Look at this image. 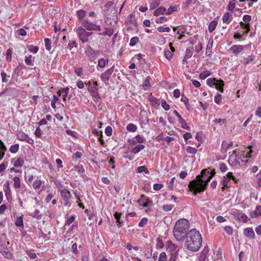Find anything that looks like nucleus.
<instances>
[{"mask_svg":"<svg viewBox=\"0 0 261 261\" xmlns=\"http://www.w3.org/2000/svg\"><path fill=\"white\" fill-rule=\"evenodd\" d=\"M6 150L7 147L2 141L0 140V161L3 158Z\"/></svg>","mask_w":261,"mask_h":261,"instance_id":"a211bd4d","label":"nucleus"},{"mask_svg":"<svg viewBox=\"0 0 261 261\" xmlns=\"http://www.w3.org/2000/svg\"><path fill=\"white\" fill-rule=\"evenodd\" d=\"M105 134L108 136H111L112 134V128L111 126H107L105 128Z\"/></svg>","mask_w":261,"mask_h":261,"instance_id":"e2e57ef3","label":"nucleus"},{"mask_svg":"<svg viewBox=\"0 0 261 261\" xmlns=\"http://www.w3.org/2000/svg\"><path fill=\"white\" fill-rule=\"evenodd\" d=\"M185 247L189 250L196 252L201 246L202 239L200 232L196 229H192L188 232Z\"/></svg>","mask_w":261,"mask_h":261,"instance_id":"f03ea898","label":"nucleus"},{"mask_svg":"<svg viewBox=\"0 0 261 261\" xmlns=\"http://www.w3.org/2000/svg\"><path fill=\"white\" fill-rule=\"evenodd\" d=\"M167 255L165 252H161L160 254L158 261H167Z\"/></svg>","mask_w":261,"mask_h":261,"instance_id":"6e6d98bb","label":"nucleus"},{"mask_svg":"<svg viewBox=\"0 0 261 261\" xmlns=\"http://www.w3.org/2000/svg\"><path fill=\"white\" fill-rule=\"evenodd\" d=\"M164 55L167 59L170 60L173 57L172 53L168 50H165L164 51Z\"/></svg>","mask_w":261,"mask_h":261,"instance_id":"de8ad7c7","label":"nucleus"},{"mask_svg":"<svg viewBox=\"0 0 261 261\" xmlns=\"http://www.w3.org/2000/svg\"><path fill=\"white\" fill-rule=\"evenodd\" d=\"M177 246L172 243L171 242L168 243V248L172 251L170 253V261H175L177 256L178 252L177 250Z\"/></svg>","mask_w":261,"mask_h":261,"instance_id":"1a4fd4ad","label":"nucleus"},{"mask_svg":"<svg viewBox=\"0 0 261 261\" xmlns=\"http://www.w3.org/2000/svg\"><path fill=\"white\" fill-rule=\"evenodd\" d=\"M150 77L149 76H147L143 83V87H147L148 88V87H150ZM145 89H146V88H144V90H145Z\"/></svg>","mask_w":261,"mask_h":261,"instance_id":"864d4df0","label":"nucleus"},{"mask_svg":"<svg viewBox=\"0 0 261 261\" xmlns=\"http://www.w3.org/2000/svg\"><path fill=\"white\" fill-rule=\"evenodd\" d=\"M231 16V15L229 13H228V12L225 13L223 15V17H222L223 22L224 23H226L227 24H228L229 23V19Z\"/></svg>","mask_w":261,"mask_h":261,"instance_id":"c9c22d12","label":"nucleus"},{"mask_svg":"<svg viewBox=\"0 0 261 261\" xmlns=\"http://www.w3.org/2000/svg\"><path fill=\"white\" fill-rule=\"evenodd\" d=\"M212 44H213V41L209 40L208 42V44H207V45L206 47V49L205 54H206V56H209L211 54Z\"/></svg>","mask_w":261,"mask_h":261,"instance_id":"473e14b6","label":"nucleus"},{"mask_svg":"<svg viewBox=\"0 0 261 261\" xmlns=\"http://www.w3.org/2000/svg\"><path fill=\"white\" fill-rule=\"evenodd\" d=\"M224 229L228 234L231 235L232 234V228L230 226H226L224 227Z\"/></svg>","mask_w":261,"mask_h":261,"instance_id":"774afa93","label":"nucleus"},{"mask_svg":"<svg viewBox=\"0 0 261 261\" xmlns=\"http://www.w3.org/2000/svg\"><path fill=\"white\" fill-rule=\"evenodd\" d=\"M216 80L215 78L208 79L206 81V83L209 86L213 87L216 84Z\"/></svg>","mask_w":261,"mask_h":261,"instance_id":"09e8293b","label":"nucleus"},{"mask_svg":"<svg viewBox=\"0 0 261 261\" xmlns=\"http://www.w3.org/2000/svg\"><path fill=\"white\" fill-rule=\"evenodd\" d=\"M0 252L8 259H11L12 257V253L10 252L7 246L5 244L0 245Z\"/></svg>","mask_w":261,"mask_h":261,"instance_id":"9b49d317","label":"nucleus"},{"mask_svg":"<svg viewBox=\"0 0 261 261\" xmlns=\"http://www.w3.org/2000/svg\"><path fill=\"white\" fill-rule=\"evenodd\" d=\"M121 215V213H119L118 212H116L114 215V217L116 219L117 222L118 223V226L119 227H120L122 226L123 222L120 221V216Z\"/></svg>","mask_w":261,"mask_h":261,"instance_id":"393cba45","label":"nucleus"},{"mask_svg":"<svg viewBox=\"0 0 261 261\" xmlns=\"http://www.w3.org/2000/svg\"><path fill=\"white\" fill-rule=\"evenodd\" d=\"M215 174V170H212L210 168L202 170L200 175H197L195 179L190 182V190L194 194L204 191L206 189L208 182Z\"/></svg>","mask_w":261,"mask_h":261,"instance_id":"f257e3e1","label":"nucleus"},{"mask_svg":"<svg viewBox=\"0 0 261 261\" xmlns=\"http://www.w3.org/2000/svg\"><path fill=\"white\" fill-rule=\"evenodd\" d=\"M240 24L243 29L246 30V31H244V34H247L249 32V31H250V24L249 23H245L241 21L240 22Z\"/></svg>","mask_w":261,"mask_h":261,"instance_id":"4c0bfd02","label":"nucleus"},{"mask_svg":"<svg viewBox=\"0 0 261 261\" xmlns=\"http://www.w3.org/2000/svg\"><path fill=\"white\" fill-rule=\"evenodd\" d=\"M59 190L60 192L61 196L64 200V205L67 207H70L71 205L70 199L71 198L72 196L70 191L66 189H60Z\"/></svg>","mask_w":261,"mask_h":261,"instance_id":"39448f33","label":"nucleus"},{"mask_svg":"<svg viewBox=\"0 0 261 261\" xmlns=\"http://www.w3.org/2000/svg\"><path fill=\"white\" fill-rule=\"evenodd\" d=\"M75 170L79 173H82L85 172V170L82 166H74Z\"/></svg>","mask_w":261,"mask_h":261,"instance_id":"680f3d73","label":"nucleus"},{"mask_svg":"<svg viewBox=\"0 0 261 261\" xmlns=\"http://www.w3.org/2000/svg\"><path fill=\"white\" fill-rule=\"evenodd\" d=\"M231 162V165H236L239 163L238 159L237 158V155H230L229 157L228 162L230 163V162Z\"/></svg>","mask_w":261,"mask_h":261,"instance_id":"cd10ccee","label":"nucleus"},{"mask_svg":"<svg viewBox=\"0 0 261 261\" xmlns=\"http://www.w3.org/2000/svg\"><path fill=\"white\" fill-rule=\"evenodd\" d=\"M44 42L46 49L49 51L51 48L50 40L48 38H45L44 39Z\"/></svg>","mask_w":261,"mask_h":261,"instance_id":"c03bdc74","label":"nucleus"},{"mask_svg":"<svg viewBox=\"0 0 261 261\" xmlns=\"http://www.w3.org/2000/svg\"><path fill=\"white\" fill-rule=\"evenodd\" d=\"M139 41V38L137 37H134L132 38L129 42V45L131 46H133L135 45Z\"/></svg>","mask_w":261,"mask_h":261,"instance_id":"3c124183","label":"nucleus"},{"mask_svg":"<svg viewBox=\"0 0 261 261\" xmlns=\"http://www.w3.org/2000/svg\"><path fill=\"white\" fill-rule=\"evenodd\" d=\"M216 86V88L220 91L221 93L223 92V86L224 85V82L221 80H216V84L215 85Z\"/></svg>","mask_w":261,"mask_h":261,"instance_id":"6ab92c4d","label":"nucleus"},{"mask_svg":"<svg viewBox=\"0 0 261 261\" xmlns=\"http://www.w3.org/2000/svg\"><path fill=\"white\" fill-rule=\"evenodd\" d=\"M42 184V181L40 180H36L34 181L33 184V187L35 189H39Z\"/></svg>","mask_w":261,"mask_h":261,"instance_id":"79ce46f5","label":"nucleus"},{"mask_svg":"<svg viewBox=\"0 0 261 261\" xmlns=\"http://www.w3.org/2000/svg\"><path fill=\"white\" fill-rule=\"evenodd\" d=\"M100 51L94 50L90 45H88L85 47L86 56L90 61H94L99 55Z\"/></svg>","mask_w":261,"mask_h":261,"instance_id":"423d86ee","label":"nucleus"},{"mask_svg":"<svg viewBox=\"0 0 261 261\" xmlns=\"http://www.w3.org/2000/svg\"><path fill=\"white\" fill-rule=\"evenodd\" d=\"M232 145L233 143L232 142L228 143L225 141H223L222 143V149L223 150V152H226L227 149H228Z\"/></svg>","mask_w":261,"mask_h":261,"instance_id":"4be33fe9","label":"nucleus"},{"mask_svg":"<svg viewBox=\"0 0 261 261\" xmlns=\"http://www.w3.org/2000/svg\"><path fill=\"white\" fill-rule=\"evenodd\" d=\"M14 181V187L15 189H18L21 186L20 178L18 176H14L13 178Z\"/></svg>","mask_w":261,"mask_h":261,"instance_id":"b1692460","label":"nucleus"},{"mask_svg":"<svg viewBox=\"0 0 261 261\" xmlns=\"http://www.w3.org/2000/svg\"><path fill=\"white\" fill-rule=\"evenodd\" d=\"M1 77L2 81L4 83H6L8 81V78L10 77V76H8L6 73L2 72L1 73Z\"/></svg>","mask_w":261,"mask_h":261,"instance_id":"5fc2aeb1","label":"nucleus"},{"mask_svg":"<svg viewBox=\"0 0 261 261\" xmlns=\"http://www.w3.org/2000/svg\"><path fill=\"white\" fill-rule=\"evenodd\" d=\"M138 202L140 206L143 207H147L152 205V201L144 194L141 195Z\"/></svg>","mask_w":261,"mask_h":261,"instance_id":"9d476101","label":"nucleus"},{"mask_svg":"<svg viewBox=\"0 0 261 261\" xmlns=\"http://www.w3.org/2000/svg\"><path fill=\"white\" fill-rule=\"evenodd\" d=\"M114 66H113L112 67L108 69L103 73H102L100 76L101 80L106 85L108 84V82L109 81L110 77L112 73L114 72Z\"/></svg>","mask_w":261,"mask_h":261,"instance_id":"6e6552de","label":"nucleus"},{"mask_svg":"<svg viewBox=\"0 0 261 261\" xmlns=\"http://www.w3.org/2000/svg\"><path fill=\"white\" fill-rule=\"evenodd\" d=\"M243 234L245 237L250 239H254L255 237L254 230L251 227H247L245 228L244 229Z\"/></svg>","mask_w":261,"mask_h":261,"instance_id":"f8f14e48","label":"nucleus"},{"mask_svg":"<svg viewBox=\"0 0 261 261\" xmlns=\"http://www.w3.org/2000/svg\"><path fill=\"white\" fill-rule=\"evenodd\" d=\"M159 32H169L170 31L169 27H159L158 28Z\"/></svg>","mask_w":261,"mask_h":261,"instance_id":"13d9d810","label":"nucleus"},{"mask_svg":"<svg viewBox=\"0 0 261 261\" xmlns=\"http://www.w3.org/2000/svg\"><path fill=\"white\" fill-rule=\"evenodd\" d=\"M77 16L80 20H82L86 15V11L84 10H80L76 12Z\"/></svg>","mask_w":261,"mask_h":261,"instance_id":"58836bf2","label":"nucleus"},{"mask_svg":"<svg viewBox=\"0 0 261 261\" xmlns=\"http://www.w3.org/2000/svg\"><path fill=\"white\" fill-rule=\"evenodd\" d=\"M186 151L189 153L194 154L196 153L197 150L195 148L188 146L186 148Z\"/></svg>","mask_w":261,"mask_h":261,"instance_id":"37998d69","label":"nucleus"},{"mask_svg":"<svg viewBox=\"0 0 261 261\" xmlns=\"http://www.w3.org/2000/svg\"><path fill=\"white\" fill-rule=\"evenodd\" d=\"M176 8L175 7L170 6L168 10H166V15H171L174 12L176 11Z\"/></svg>","mask_w":261,"mask_h":261,"instance_id":"4d7b16f0","label":"nucleus"},{"mask_svg":"<svg viewBox=\"0 0 261 261\" xmlns=\"http://www.w3.org/2000/svg\"><path fill=\"white\" fill-rule=\"evenodd\" d=\"M244 46L241 45H234L232 46L230 50L235 55H238L244 49Z\"/></svg>","mask_w":261,"mask_h":261,"instance_id":"4468645a","label":"nucleus"},{"mask_svg":"<svg viewBox=\"0 0 261 261\" xmlns=\"http://www.w3.org/2000/svg\"><path fill=\"white\" fill-rule=\"evenodd\" d=\"M137 170L138 173H141L142 172H144L146 174H148L149 173L148 170L145 166L138 167L137 169Z\"/></svg>","mask_w":261,"mask_h":261,"instance_id":"e433bc0d","label":"nucleus"},{"mask_svg":"<svg viewBox=\"0 0 261 261\" xmlns=\"http://www.w3.org/2000/svg\"><path fill=\"white\" fill-rule=\"evenodd\" d=\"M215 124H219L220 126L222 125V124H225L226 122V120L225 119H216L214 120Z\"/></svg>","mask_w":261,"mask_h":261,"instance_id":"49530a36","label":"nucleus"},{"mask_svg":"<svg viewBox=\"0 0 261 261\" xmlns=\"http://www.w3.org/2000/svg\"><path fill=\"white\" fill-rule=\"evenodd\" d=\"M154 16L166 14V9L163 7H160L154 11Z\"/></svg>","mask_w":261,"mask_h":261,"instance_id":"aec40b11","label":"nucleus"},{"mask_svg":"<svg viewBox=\"0 0 261 261\" xmlns=\"http://www.w3.org/2000/svg\"><path fill=\"white\" fill-rule=\"evenodd\" d=\"M236 3V0H231L229 2L228 6V9L229 11H232L234 9Z\"/></svg>","mask_w":261,"mask_h":261,"instance_id":"a19ab883","label":"nucleus"},{"mask_svg":"<svg viewBox=\"0 0 261 261\" xmlns=\"http://www.w3.org/2000/svg\"><path fill=\"white\" fill-rule=\"evenodd\" d=\"M186 29L182 28L178 30L177 32V34L179 35V36L178 37V40L182 39L185 37V33L186 32Z\"/></svg>","mask_w":261,"mask_h":261,"instance_id":"2f4dec72","label":"nucleus"},{"mask_svg":"<svg viewBox=\"0 0 261 261\" xmlns=\"http://www.w3.org/2000/svg\"><path fill=\"white\" fill-rule=\"evenodd\" d=\"M230 179L226 177V176H224L223 179L221 180V184L223 186L222 189H224V188L226 187Z\"/></svg>","mask_w":261,"mask_h":261,"instance_id":"a18cd8bd","label":"nucleus"},{"mask_svg":"<svg viewBox=\"0 0 261 261\" xmlns=\"http://www.w3.org/2000/svg\"><path fill=\"white\" fill-rule=\"evenodd\" d=\"M147 221L148 220L146 218H143L139 223V226L143 227L145 225L147 224Z\"/></svg>","mask_w":261,"mask_h":261,"instance_id":"0e129e2a","label":"nucleus"},{"mask_svg":"<svg viewBox=\"0 0 261 261\" xmlns=\"http://www.w3.org/2000/svg\"><path fill=\"white\" fill-rule=\"evenodd\" d=\"M167 21V18L166 17L162 16L159 18H156L155 22L158 23H162Z\"/></svg>","mask_w":261,"mask_h":261,"instance_id":"603ef678","label":"nucleus"},{"mask_svg":"<svg viewBox=\"0 0 261 261\" xmlns=\"http://www.w3.org/2000/svg\"><path fill=\"white\" fill-rule=\"evenodd\" d=\"M144 148L145 146L143 145H138L137 146H135V147L132 149V152L134 154H137L139 153L141 150L143 149Z\"/></svg>","mask_w":261,"mask_h":261,"instance_id":"5701e85b","label":"nucleus"},{"mask_svg":"<svg viewBox=\"0 0 261 261\" xmlns=\"http://www.w3.org/2000/svg\"><path fill=\"white\" fill-rule=\"evenodd\" d=\"M68 91H69L68 88H62L58 91L57 94L59 96L62 95L64 100H65L66 97H67V94L68 93Z\"/></svg>","mask_w":261,"mask_h":261,"instance_id":"f3484780","label":"nucleus"},{"mask_svg":"<svg viewBox=\"0 0 261 261\" xmlns=\"http://www.w3.org/2000/svg\"><path fill=\"white\" fill-rule=\"evenodd\" d=\"M189 222L187 219H181L177 221L173 228L174 236L178 242H184L188 235Z\"/></svg>","mask_w":261,"mask_h":261,"instance_id":"7ed1b4c3","label":"nucleus"},{"mask_svg":"<svg viewBox=\"0 0 261 261\" xmlns=\"http://www.w3.org/2000/svg\"><path fill=\"white\" fill-rule=\"evenodd\" d=\"M28 135L24 133L19 132L17 134V138L19 140L25 141Z\"/></svg>","mask_w":261,"mask_h":261,"instance_id":"f704fd0d","label":"nucleus"},{"mask_svg":"<svg viewBox=\"0 0 261 261\" xmlns=\"http://www.w3.org/2000/svg\"><path fill=\"white\" fill-rule=\"evenodd\" d=\"M211 74V72L209 71H205L201 73L199 75V77L201 79L204 80L206 79L207 76H208Z\"/></svg>","mask_w":261,"mask_h":261,"instance_id":"8fccbe9b","label":"nucleus"},{"mask_svg":"<svg viewBox=\"0 0 261 261\" xmlns=\"http://www.w3.org/2000/svg\"><path fill=\"white\" fill-rule=\"evenodd\" d=\"M162 107L166 111L169 110L170 109V106L164 100L161 102Z\"/></svg>","mask_w":261,"mask_h":261,"instance_id":"052dcab7","label":"nucleus"},{"mask_svg":"<svg viewBox=\"0 0 261 261\" xmlns=\"http://www.w3.org/2000/svg\"><path fill=\"white\" fill-rule=\"evenodd\" d=\"M24 164V160L23 159L18 158L16 161L14 162V167H21Z\"/></svg>","mask_w":261,"mask_h":261,"instance_id":"bb28decb","label":"nucleus"},{"mask_svg":"<svg viewBox=\"0 0 261 261\" xmlns=\"http://www.w3.org/2000/svg\"><path fill=\"white\" fill-rule=\"evenodd\" d=\"M250 216L252 218L261 216V205L256 206L254 211L250 212Z\"/></svg>","mask_w":261,"mask_h":261,"instance_id":"dca6fc26","label":"nucleus"},{"mask_svg":"<svg viewBox=\"0 0 261 261\" xmlns=\"http://www.w3.org/2000/svg\"><path fill=\"white\" fill-rule=\"evenodd\" d=\"M88 90L91 93V95L97 98H100V96L97 92V88L95 87V86H92L88 88Z\"/></svg>","mask_w":261,"mask_h":261,"instance_id":"2eb2a0df","label":"nucleus"},{"mask_svg":"<svg viewBox=\"0 0 261 261\" xmlns=\"http://www.w3.org/2000/svg\"><path fill=\"white\" fill-rule=\"evenodd\" d=\"M76 33L83 43L88 42L89 37L93 34L92 32L86 31V29L82 27H78L76 30Z\"/></svg>","mask_w":261,"mask_h":261,"instance_id":"20e7f679","label":"nucleus"},{"mask_svg":"<svg viewBox=\"0 0 261 261\" xmlns=\"http://www.w3.org/2000/svg\"><path fill=\"white\" fill-rule=\"evenodd\" d=\"M219 169L221 172H225L227 171V168L224 163H221L219 165Z\"/></svg>","mask_w":261,"mask_h":261,"instance_id":"338daca9","label":"nucleus"},{"mask_svg":"<svg viewBox=\"0 0 261 261\" xmlns=\"http://www.w3.org/2000/svg\"><path fill=\"white\" fill-rule=\"evenodd\" d=\"M179 122L181 124V126L182 128L190 130V127L187 125L186 122L183 118L179 120Z\"/></svg>","mask_w":261,"mask_h":261,"instance_id":"ea45409f","label":"nucleus"},{"mask_svg":"<svg viewBox=\"0 0 261 261\" xmlns=\"http://www.w3.org/2000/svg\"><path fill=\"white\" fill-rule=\"evenodd\" d=\"M217 25V21L215 20H213L210 23L208 27V31L210 33H212L216 29Z\"/></svg>","mask_w":261,"mask_h":261,"instance_id":"c85d7f7f","label":"nucleus"},{"mask_svg":"<svg viewBox=\"0 0 261 261\" xmlns=\"http://www.w3.org/2000/svg\"><path fill=\"white\" fill-rule=\"evenodd\" d=\"M19 148V146L18 144H15L14 145H12L10 148V151L12 153H16Z\"/></svg>","mask_w":261,"mask_h":261,"instance_id":"72a5a7b5","label":"nucleus"},{"mask_svg":"<svg viewBox=\"0 0 261 261\" xmlns=\"http://www.w3.org/2000/svg\"><path fill=\"white\" fill-rule=\"evenodd\" d=\"M12 51L11 49H8L7 50L6 53V59L8 61H10L11 60V56H12Z\"/></svg>","mask_w":261,"mask_h":261,"instance_id":"69168bd1","label":"nucleus"},{"mask_svg":"<svg viewBox=\"0 0 261 261\" xmlns=\"http://www.w3.org/2000/svg\"><path fill=\"white\" fill-rule=\"evenodd\" d=\"M30 216L37 219H40L41 218V215L39 210H35L34 212L30 214Z\"/></svg>","mask_w":261,"mask_h":261,"instance_id":"7c9ffc66","label":"nucleus"},{"mask_svg":"<svg viewBox=\"0 0 261 261\" xmlns=\"http://www.w3.org/2000/svg\"><path fill=\"white\" fill-rule=\"evenodd\" d=\"M82 25L84 29L88 31H100L101 28L87 20H84L82 22Z\"/></svg>","mask_w":261,"mask_h":261,"instance_id":"0eeeda50","label":"nucleus"},{"mask_svg":"<svg viewBox=\"0 0 261 261\" xmlns=\"http://www.w3.org/2000/svg\"><path fill=\"white\" fill-rule=\"evenodd\" d=\"M23 215H21V216L18 217L15 221V225L18 227H23Z\"/></svg>","mask_w":261,"mask_h":261,"instance_id":"a878e982","label":"nucleus"},{"mask_svg":"<svg viewBox=\"0 0 261 261\" xmlns=\"http://www.w3.org/2000/svg\"><path fill=\"white\" fill-rule=\"evenodd\" d=\"M233 215L236 216L238 220H241L244 223H245L247 221V216L246 214L241 213L238 211H234Z\"/></svg>","mask_w":261,"mask_h":261,"instance_id":"ddd939ff","label":"nucleus"},{"mask_svg":"<svg viewBox=\"0 0 261 261\" xmlns=\"http://www.w3.org/2000/svg\"><path fill=\"white\" fill-rule=\"evenodd\" d=\"M221 99H222L221 95L219 93H217L214 97V101H215V103L219 105V104H220V101H221Z\"/></svg>","mask_w":261,"mask_h":261,"instance_id":"bf43d9fd","label":"nucleus"},{"mask_svg":"<svg viewBox=\"0 0 261 261\" xmlns=\"http://www.w3.org/2000/svg\"><path fill=\"white\" fill-rule=\"evenodd\" d=\"M137 129V126L133 123H129L126 126V129L128 132H135Z\"/></svg>","mask_w":261,"mask_h":261,"instance_id":"c756f323","label":"nucleus"},{"mask_svg":"<svg viewBox=\"0 0 261 261\" xmlns=\"http://www.w3.org/2000/svg\"><path fill=\"white\" fill-rule=\"evenodd\" d=\"M108 59L106 60L103 58H100L98 61V64L97 67L103 68L106 66V64L108 63Z\"/></svg>","mask_w":261,"mask_h":261,"instance_id":"412c9836","label":"nucleus"}]
</instances>
